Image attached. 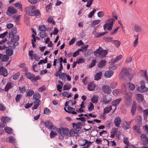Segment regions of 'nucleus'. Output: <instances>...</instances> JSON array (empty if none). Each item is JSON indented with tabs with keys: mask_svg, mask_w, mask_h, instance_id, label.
<instances>
[{
	"mask_svg": "<svg viewBox=\"0 0 148 148\" xmlns=\"http://www.w3.org/2000/svg\"><path fill=\"white\" fill-rule=\"evenodd\" d=\"M114 21V19L113 18H109L107 20V22L110 23H106L103 25V27L104 31L106 30L108 27L107 30H108L110 31L112 30Z\"/></svg>",
	"mask_w": 148,
	"mask_h": 148,
	"instance_id": "nucleus-1",
	"label": "nucleus"
},
{
	"mask_svg": "<svg viewBox=\"0 0 148 148\" xmlns=\"http://www.w3.org/2000/svg\"><path fill=\"white\" fill-rule=\"evenodd\" d=\"M140 86L138 88V91L140 92L143 93L148 91V88L145 86V83L144 80H141L140 82Z\"/></svg>",
	"mask_w": 148,
	"mask_h": 148,
	"instance_id": "nucleus-2",
	"label": "nucleus"
},
{
	"mask_svg": "<svg viewBox=\"0 0 148 148\" xmlns=\"http://www.w3.org/2000/svg\"><path fill=\"white\" fill-rule=\"evenodd\" d=\"M36 6L34 5L26 7L25 8L26 14L30 16L33 10L36 9Z\"/></svg>",
	"mask_w": 148,
	"mask_h": 148,
	"instance_id": "nucleus-3",
	"label": "nucleus"
},
{
	"mask_svg": "<svg viewBox=\"0 0 148 148\" xmlns=\"http://www.w3.org/2000/svg\"><path fill=\"white\" fill-rule=\"evenodd\" d=\"M17 12V10L12 6H10L8 8V10L6 12L7 15L10 16V14H15Z\"/></svg>",
	"mask_w": 148,
	"mask_h": 148,
	"instance_id": "nucleus-4",
	"label": "nucleus"
},
{
	"mask_svg": "<svg viewBox=\"0 0 148 148\" xmlns=\"http://www.w3.org/2000/svg\"><path fill=\"white\" fill-rule=\"evenodd\" d=\"M102 89L103 91L105 93L110 94L112 92V90L110 88V86L108 85H103L102 87Z\"/></svg>",
	"mask_w": 148,
	"mask_h": 148,
	"instance_id": "nucleus-5",
	"label": "nucleus"
},
{
	"mask_svg": "<svg viewBox=\"0 0 148 148\" xmlns=\"http://www.w3.org/2000/svg\"><path fill=\"white\" fill-rule=\"evenodd\" d=\"M136 99L138 102L141 103L142 102L143 104H144L145 101L144 100V96L143 95L140 93H138L136 95Z\"/></svg>",
	"mask_w": 148,
	"mask_h": 148,
	"instance_id": "nucleus-6",
	"label": "nucleus"
},
{
	"mask_svg": "<svg viewBox=\"0 0 148 148\" xmlns=\"http://www.w3.org/2000/svg\"><path fill=\"white\" fill-rule=\"evenodd\" d=\"M0 75H2L4 77H6L8 75V72L7 69L3 66H0Z\"/></svg>",
	"mask_w": 148,
	"mask_h": 148,
	"instance_id": "nucleus-7",
	"label": "nucleus"
},
{
	"mask_svg": "<svg viewBox=\"0 0 148 148\" xmlns=\"http://www.w3.org/2000/svg\"><path fill=\"white\" fill-rule=\"evenodd\" d=\"M45 126L48 129H52L53 126L52 122L49 120H47L44 123Z\"/></svg>",
	"mask_w": 148,
	"mask_h": 148,
	"instance_id": "nucleus-8",
	"label": "nucleus"
},
{
	"mask_svg": "<svg viewBox=\"0 0 148 148\" xmlns=\"http://www.w3.org/2000/svg\"><path fill=\"white\" fill-rule=\"evenodd\" d=\"M25 75L28 79L30 80L32 82H33L34 77H35V75L31 73L30 72L25 73Z\"/></svg>",
	"mask_w": 148,
	"mask_h": 148,
	"instance_id": "nucleus-9",
	"label": "nucleus"
},
{
	"mask_svg": "<svg viewBox=\"0 0 148 148\" xmlns=\"http://www.w3.org/2000/svg\"><path fill=\"white\" fill-rule=\"evenodd\" d=\"M122 71L123 72L124 75L128 77L130 81L132 79V77H131L129 70L127 69L123 68V69Z\"/></svg>",
	"mask_w": 148,
	"mask_h": 148,
	"instance_id": "nucleus-10",
	"label": "nucleus"
},
{
	"mask_svg": "<svg viewBox=\"0 0 148 148\" xmlns=\"http://www.w3.org/2000/svg\"><path fill=\"white\" fill-rule=\"evenodd\" d=\"M102 51L103 49L101 47H99V48L97 49L94 52V55L96 56H101Z\"/></svg>",
	"mask_w": 148,
	"mask_h": 148,
	"instance_id": "nucleus-11",
	"label": "nucleus"
},
{
	"mask_svg": "<svg viewBox=\"0 0 148 148\" xmlns=\"http://www.w3.org/2000/svg\"><path fill=\"white\" fill-rule=\"evenodd\" d=\"M121 122V119L119 117H117L114 119V123L115 126L116 127H120Z\"/></svg>",
	"mask_w": 148,
	"mask_h": 148,
	"instance_id": "nucleus-12",
	"label": "nucleus"
},
{
	"mask_svg": "<svg viewBox=\"0 0 148 148\" xmlns=\"http://www.w3.org/2000/svg\"><path fill=\"white\" fill-rule=\"evenodd\" d=\"M114 73V71L112 70H108L105 72L104 75L107 78H110L113 75Z\"/></svg>",
	"mask_w": 148,
	"mask_h": 148,
	"instance_id": "nucleus-13",
	"label": "nucleus"
},
{
	"mask_svg": "<svg viewBox=\"0 0 148 148\" xmlns=\"http://www.w3.org/2000/svg\"><path fill=\"white\" fill-rule=\"evenodd\" d=\"M40 14V12L38 9H34L32 12L31 13V16H39Z\"/></svg>",
	"mask_w": 148,
	"mask_h": 148,
	"instance_id": "nucleus-14",
	"label": "nucleus"
},
{
	"mask_svg": "<svg viewBox=\"0 0 148 148\" xmlns=\"http://www.w3.org/2000/svg\"><path fill=\"white\" fill-rule=\"evenodd\" d=\"M41 96L40 94L38 92H36L34 93L33 95V98L36 101H38L40 102V101L39 99L40 98Z\"/></svg>",
	"mask_w": 148,
	"mask_h": 148,
	"instance_id": "nucleus-15",
	"label": "nucleus"
},
{
	"mask_svg": "<svg viewBox=\"0 0 148 148\" xmlns=\"http://www.w3.org/2000/svg\"><path fill=\"white\" fill-rule=\"evenodd\" d=\"M67 112L69 113H71L72 114H75L77 113L75 111V109L74 108L68 106L67 107Z\"/></svg>",
	"mask_w": 148,
	"mask_h": 148,
	"instance_id": "nucleus-16",
	"label": "nucleus"
},
{
	"mask_svg": "<svg viewBox=\"0 0 148 148\" xmlns=\"http://www.w3.org/2000/svg\"><path fill=\"white\" fill-rule=\"evenodd\" d=\"M122 100V98H120L116 100L113 101L112 103V106H116L117 105L119 104V103Z\"/></svg>",
	"mask_w": 148,
	"mask_h": 148,
	"instance_id": "nucleus-17",
	"label": "nucleus"
},
{
	"mask_svg": "<svg viewBox=\"0 0 148 148\" xmlns=\"http://www.w3.org/2000/svg\"><path fill=\"white\" fill-rule=\"evenodd\" d=\"M122 126L123 129L126 130H127L130 128L129 124L127 121L123 122L122 124Z\"/></svg>",
	"mask_w": 148,
	"mask_h": 148,
	"instance_id": "nucleus-18",
	"label": "nucleus"
},
{
	"mask_svg": "<svg viewBox=\"0 0 148 148\" xmlns=\"http://www.w3.org/2000/svg\"><path fill=\"white\" fill-rule=\"evenodd\" d=\"M6 54L8 56H12L14 53L13 49L9 48H7L5 50Z\"/></svg>",
	"mask_w": 148,
	"mask_h": 148,
	"instance_id": "nucleus-19",
	"label": "nucleus"
},
{
	"mask_svg": "<svg viewBox=\"0 0 148 148\" xmlns=\"http://www.w3.org/2000/svg\"><path fill=\"white\" fill-rule=\"evenodd\" d=\"M95 85L94 83L91 82L88 86V89L90 91H92L94 90Z\"/></svg>",
	"mask_w": 148,
	"mask_h": 148,
	"instance_id": "nucleus-20",
	"label": "nucleus"
},
{
	"mask_svg": "<svg viewBox=\"0 0 148 148\" xmlns=\"http://www.w3.org/2000/svg\"><path fill=\"white\" fill-rule=\"evenodd\" d=\"M140 138L143 142H148V137H147L146 135L144 133L142 134Z\"/></svg>",
	"mask_w": 148,
	"mask_h": 148,
	"instance_id": "nucleus-21",
	"label": "nucleus"
},
{
	"mask_svg": "<svg viewBox=\"0 0 148 148\" xmlns=\"http://www.w3.org/2000/svg\"><path fill=\"white\" fill-rule=\"evenodd\" d=\"M88 46V45H84L82 46L78 50L79 51H82V52L86 51L87 49Z\"/></svg>",
	"mask_w": 148,
	"mask_h": 148,
	"instance_id": "nucleus-22",
	"label": "nucleus"
},
{
	"mask_svg": "<svg viewBox=\"0 0 148 148\" xmlns=\"http://www.w3.org/2000/svg\"><path fill=\"white\" fill-rule=\"evenodd\" d=\"M60 71H59L58 70L57 71H56L55 74V75L56 76H58L60 79L62 77H64L65 75V73H60Z\"/></svg>",
	"mask_w": 148,
	"mask_h": 148,
	"instance_id": "nucleus-23",
	"label": "nucleus"
},
{
	"mask_svg": "<svg viewBox=\"0 0 148 148\" xmlns=\"http://www.w3.org/2000/svg\"><path fill=\"white\" fill-rule=\"evenodd\" d=\"M62 134L63 135L67 136L69 135V130L68 128H62Z\"/></svg>",
	"mask_w": 148,
	"mask_h": 148,
	"instance_id": "nucleus-24",
	"label": "nucleus"
},
{
	"mask_svg": "<svg viewBox=\"0 0 148 148\" xmlns=\"http://www.w3.org/2000/svg\"><path fill=\"white\" fill-rule=\"evenodd\" d=\"M102 73L99 72L97 73L95 76L94 79L96 80H98L101 79V76L102 75Z\"/></svg>",
	"mask_w": 148,
	"mask_h": 148,
	"instance_id": "nucleus-25",
	"label": "nucleus"
},
{
	"mask_svg": "<svg viewBox=\"0 0 148 148\" xmlns=\"http://www.w3.org/2000/svg\"><path fill=\"white\" fill-rule=\"evenodd\" d=\"M4 130L9 134H11L13 133V130L11 128L8 127H6L4 129Z\"/></svg>",
	"mask_w": 148,
	"mask_h": 148,
	"instance_id": "nucleus-26",
	"label": "nucleus"
},
{
	"mask_svg": "<svg viewBox=\"0 0 148 148\" xmlns=\"http://www.w3.org/2000/svg\"><path fill=\"white\" fill-rule=\"evenodd\" d=\"M38 29L41 31V32H42V31L46 32V31L48 30L47 29V28L46 27V26L44 24L39 25Z\"/></svg>",
	"mask_w": 148,
	"mask_h": 148,
	"instance_id": "nucleus-27",
	"label": "nucleus"
},
{
	"mask_svg": "<svg viewBox=\"0 0 148 148\" xmlns=\"http://www.w3.org/2000/svg\"><path fill=\"white\" fill-rule=\"evenodd\" d=\"M34 106L32 108V110H33L36 109L40 105V102L35 101H34Z\"/></svg>",
	"mask_w": 148,
	"mask_h": 148,
	"instance_id": "nucleus-28",
	"label": "nucleus"
},
{
	"mask_svg": "<svg viewBox=\"0 0 148 148\" xmlns=\"http://www.w3.org/2000/svg\"><path fill=\"white\" fill-rule=\"evenodd\" d=\"M106 63L105 60H102L97 64V66L99 68H102L105 66Z\"/></svg>",
	"mask_w": 148,
	"mask_h": 148,
	"instance_id": "nucleus-29",
	"label": "nucleus"
},
{
	"mask_svg": "<svg viewBox=\"0 0 148 148\" xmlns=\"http://www.w3.org/2000/svg\"><path fill=\"white\" fill-rule=\"evenodd\" d=\"M99 97L97 95H94L91 98V101L93 103H95L97 102L98 101Z\"/></svg>",
	"mask_w": 148,
	"mask_h": 148,
	"instance_id": "nucleus-30",
	"label": "nucleus"
},
{
	"mask_svg": "<svg viewBox=\"0 0 148 148\" xmlns=\"http://www.w3.org/2000/svg\"><path fill=\"white\" fill-rule=\"evenodd\" d=\"M10 119L8 116H3L1 117V120H2L5 123H6L9 122Z\"/></svg>",
	"mask_w": 148,
	"mask_h": 148,
	"instance_id": "nucleus-31",
	"label": "nucleus"
},
{
	"mask_svg": "<svg viewBox=\"0 0 148 148\" xmlns=\"http://www.w3.org/2000/svg\"><path fill=\"white\" fill-rule=\"evenodd\" d=\"M112 108L111 106H109L108 107H106L103 109V114H104L106 113H108L110 112V110H112Z\"/></svg>",
	"mask_w": 148,
	"mask_h": 148,
	"instance_id": "nucleus-32",
	"label": "nucleus"
},
{
	"mask_svg": "<svg viewBox=\"0 0 148 148\" xmlns=\"http://www.w3.org/2000/svg\"><path fill=\"white\" fill-rule=\"evenodd\" d=\"M12 86L10 82H8L5 86L4 90L5 91H7L10 88H12Z\"/></svg>",
	"mask_w": 148,
	"mask_h": 148,
	"instance_id": "nucleus-33",
	"label": "nucleus"
},
{
	"mask_svg": "<svg viewBox=\"0 0 148 148\" xmlns=\"http://www.w3.org/2000/svg\"><path fill=\"white\" fill-rule=\"evenodd\" d=\"M28 91L27 94L25 95L26 97L31 96L34 93V91L32 90L29 89L28 90Z\"/></svg>",
	"mask_w": 148,
	"mask_h": 148,
	"instance_id": "nucleus-34",
	"label": "nucleus"
},
{
	"mask_svg": "<svg viewBox=\"0 0 148 148\" xmlns=\"http://www.w3.org/2000/svg\"><path fill=\"white\" fill-rule=\"evenodd\" d=\"M63 58L62 57H60L59 58V60L56 59L54 60L53 65L54 66H56V61H58L57 62L60 63H62L63 61Z\"/></svg>",
	"mask_w": 148,
	"mask_h": 148,
	"instance_id": "nucleus-35",
	"label": "nucleus"
},
{
	"mask_svg": "<svg viewBox=\"0 0 148 148\" xmlns=\"http://www.w3.org/2000/svg\"><path fill=\"white\" fill-rule=\"evenodd\" d=\"M9 59V56L6 55L2 56L1 58V61L2 62H6Z\"/></svg>",
	"mask_w": 148,
	"mask_h": 148,
	"instance_id": "nucleus-36",
	"label": "nucleus"
},
{
	"mask_svg": "<svg viewBox=\"0 0 148 148\" xmlns=\"http://www.w3.org/2000/svg\"><path fill=\"white\" fill-rule=\"evenodd\" d=\"M122 57L123 56L122 55H119V56L117 57L114 60H112V63L113 64L115 63V62L121 60L122 58Z\"/></svg>",
	"mask_w": 148,
	"mask_h": 148,
	"instance_id": "nucleus-37",
	"label": "nucleus"
},
{
	"mask_svg": "<svg viewBox=\"0 0 148 148\" xmlns=\"http://www.w3.org/2000/svg\"><path fill=\"white\" fill-rule=\"evenodd\" d=\"M134 130H135L137 133L140 134L141 133V131L140 128V126L135 125L134 127Z\"/></svg>",
	"mask_w": 148,
	"mask_h": 148,
	"instance_id": "nucleus-38",
	"label": "nucleus"
},
{
	"mask_svg": "<svg viewBox=\"0 0 148 148\" xmlns=\"http://www.w3.org/2000/svg\"><path fill=\"white\" fill-rule=\"evenodd\" d=\"M108 52V50H103V51L102 52V54H101V57L102 58H104L106 57V55L107 54Z\"/></svg>",
	"mask_w": 148,
	"mask_h": 148,
	"instance_id": "nucleus-39",
	"label": "nucleus"
},
{
	"mask_svg": "<svg viewBox=\"0 0 148 148\" xmlns=\"http://www.w3.org/2000/svg\"><path fill=\"white\" fill-rule=\"evenodd\" d=\"M101 22V20H94L92 21V25H91V27H93L96 25H97L99 23Z\"/></svg>",
	"mask_w": 148,
	"mask_h": 148,
	"instance_id": "nucleus-40",
	"label": "nucleus"
},
{
	"mask_svg": "<svg viewBox=\"0 0 148 148\" xmlns=\"http://www.w3.org/2000/svg\"><path fill=\"white\" fill-rule=\"evenodd\" d=\"M112 63V64L109 67V69L110 70H115L117 68V65H114V64Z\"/></svg>",
	"mask_w": 148,
	"mask_h": 148,
	"instance_id": "nucleus-41",
	"label": "nucleus"
},
{
	"mask_svg": "<svg viewBox=\"0 0 148 148\" xmlns=\"http://www.w3.org/2000/svg\"><path fill=\"white\" fill-rule=\"evenodd\" d=\"M17 31L16 27H13L11 30V35L14 36L15 34L17 33Z\"/></svg>",
	"mask_w": 148,
	"mask_h": 148,
	"instance_id": "nucleus-42",
	"label": "nucleus"
},
{
	"mask_svg": "<svg viewBox=\"0 0 148 148\" xmlns=\"http://www.w3.org/2000/svg\"><path fill=\"white\" fill-rule=\"evenodd\" d=\"M20 75V73L17 72L13 76V79L14 80H16L18 78Z\"/></svg>",
	"mask_w": 148,
	"mask_h": 148,
	"instance_id": "nucleus-43",
	"label": "nucleus"
},
{
	"mask_svg": "<svg viewBox=\"0 0 148 148\" xmlns=\"http://www.w3.org/2000/svg\"><path fill=\"white\" fill-rule=\"evenodd\" d=\"M113 43L115 44L116 46L117 47H119L121 44V42L117 40H114L112 41Z\"/></svg>",
	"mask_w": 148,
	"mask_h": 148,
	"instance_id": "nucleus-44",
	"label": "nucleus"
},
{
	"mask_svg": "<svg viewBox=\"0 0 148 148\" xmlns=\"http://www.w3.org/2000/svg\"><path fill=\"white\" fill-rule=\"evenodd\" d=\"M129 87L130 90H133L135 88V86L134 84L132 83L129 82Z\"/></svg>",
	"mask_w": 148,
	"mask_h": 148,
	"instance_id": "nucleus-45",
	"label": "nucleus"
},
{
	"mask_svg": "<svg viewBox=\"0 0 148 148\" xmlns=\"http://www.w3.org/2000/svg\"><path fill=\"white\" fill-rule=\"evenodd\" d=\"M120 27L118 26L117 27L114 29L113 30V31L111 32L110 34V36L113 35V34H115L118 30L119 29Z\"/></svg>",
	"mask_w": 148,
	"mask_h": 148,
	"instance_id": "nucleus-46",
	"label": "nucleus"
},
{
	"mask_svg": "<svg viewBox=\"0 0 148 148\" xmlns=\"http://www.w3.org/2000/svg\"><path fill=\"white\" fill-rule=\"evenodd\" d=\"M135 31L137 32H140L141 30V28L139 25H136L135 26Z\"/></svg>",
	"mask_w": 148,
	"mask_h": 148,
	"instance_id": "nucleus-47",
	"label": "nucleus"
},
{
	"mask_svg": "<svg viewBox=\"0 0 148 148\" xmlns=\"http://www.w3.org/2000/svg\"><path fill=\"white\" fill-rule=\"evenodd\" d=\"M9 138L8 142L10 143H14L15 141V138L12 136H11L8 138Z\"/></svg>",
	"mask_w": 148,
	"mask_h": 148,
	"instance_id": "nucleus-48",
	"label": "nucleus"
},
{
	"mask_svg": "<svg viewBox=\"0 0 148 148\" xmlns=\"http://www.w3.org/2000/svg\"><path fill=\"white\" fill-rule=\"evenodd\" d=\"M57 135V133L53 131H51L50 134V136L51 138H53L55 136Z\"/></svg>",
	"mask_w": 148,
	"mask_h": 148,
	"instance_id": "nucleus-49",
	"label": "nucleus"
},
{
	"mask_svg": "<svg viewBox=\"0 0 148 148\" xmlns=\"http://www.w3.org/2000/svg\"><path fill=\"white\" fill-rule=\"evenodd\" d=\"M103 39L106 42H110L113 41V38L112 37H104Z\"/></svg>",
	"mask_w": 148,
	"mask_h": 148,
	"instance_id": "nucleus-50",
	"label": "nucleus"
},
{
	"mask_svg": "<svg viewBox=\"0 0 148 148\" xmlns=\"http://www.w3.org/2000/svg\"><path fill=\"white\" fill-rule=\"evenodd\" d=\"M125 97L126 98V101H132L131 97L128 92H127L125 95Z\"/></svg>",
	"mask_w": 148,
	"mask_h": 148,
	"instance_id": "nucleus-51",
	"label": "nucleus"
},
{
	"mask_svg": "<svg viewBox=\"0 0 148 148\" xmlns=\"http://www.w3.org/2000/svg\"><path fill=\"white\" fill-rule=\"evenodd\" d=\"M51 112L50 110L47 108H45L44 114H45L48 115Z\"/></svg>",
	"mask_w": 148,
	"mask_h": 148,
	"instance_id": "nucleus-52",
	"label": "nucleus"
},
{
	"mask_svg": "<svg viewBox=\"0 0 148 148\" xmlns=\"http://www.w3.org/2000/svg\"><path fill=\"white\" fill-rule=\"evenodd\" d=\"M96 11V9H94L88 15V17L90 18H92Z\"/></svg>",
	"mask_w": 148,
	"mask_h": 148,
	"instance_id": "nucleus-53",
	"label": "nucleus"
},
{
	"mask_svg": "<svg viewBox=\"0 0 148 148\" xmlns=\"http://www.w3.org/2000/svg\"><path fill=\"white\" fill-rule=\"evenodd\" d=\"M19 90L20 91L21 93H23L26 91V89L25 88V86H23L22 87H18Z\"/></svg>",
	"mask_w": 148,
	"mask_h": 148,
	"instance_id": "nucleus-54",
	"label": "nucleus"
},
{
	"mask_svg": "<svg viewBox=\"0 0 148 148\" xmlns=\"http://www.w3.org/2000/svg\"><path fill=\"white\" fill-rule=\"evenodd\" d=\"M93 1V0H89L87 1V3L86 5V6L87 7H90Z\"/></svg>",
	"mask_w": 148,
	"mask_h": 148,
	"instance_id": "nucleus-55",
	"label": "nucleus"
},
{
	"mask_svg": "<svg viewBox=\"0 0 148 148\" xmlns=\"http://www.w3.org/2000/svg\"><path fill=\"white\" fill-rule=\"evenodd\" d=\"M137 107L132 106L131 109V112L132 115H134L135 113Z\"/></svg>",
	"mask_w": 148,
	"mask_h": 148,
	"instance_id": "nucleus-56",
	"label": "nucleus"
},
{
	"mask_svg": "<svg viewBox=\"0 0 148 148\" xmlns=\"http://www.w3.org/2000/svg\"><path fill=\"white\" fill-rule=\"evenodd\" d=\"M33 56L34 60L37 61H38L40 59V58L38 55H37L35 53L33 55Z\"/></svg>",
	"mask_w": 148,
	"mask_h": 148,
	"instance_id": "nucleus-57",
	"label": "nucleus"
},
{
	"mask_svg": "<svg viewBox=\"0 0 148 148\" xmlns=\"http://www.w3.org/2000/svg\"><path fill=\"white\" fill-rule=\"evenodd\" d=\"M70 85L69 84L65 85L63 87V90H68L70 88Z\"/></svg>",
	"mask_w": 148,
	"mask_h": 148,
	"instance_id": "nucleus-58",
	"label": "nucleus"
},
{
	"mask_svg": "<svg viewBox=\"0 0 148 148\" xmlns=\"http://www.w3.org/2000/svg\"><path fill=\"white\" fill-rule=\"evenodd\" d=\"M96 62V60H93L89 65V67L91 68L94 66L95 65Z\"/></svg>",
	"mask_w": 148,
	"mask_h": 148,
	"instance_id": "nucleus-59",
	"label": "nucleus"
},
{
	"mask_svg": "<svg viewBox=\"0 0 148 148\" xmlns=\"http://www.w3.org/2000/svg\"><path fill=\"white\" fill-rule=\"evenodd\" d=\"M82 123L81 122H78L76 123L75 128L76 129H79L80 130L82 127H81L80 125H81Z\"/></svg>",
	"mask_w": 148,
	"mask_h": 148,
	"instance_id": "nucleus-60",
	"label": "nucleus"
},
{
	"mask_svg": "<svg viewBox=\"0 0 148 148\" xmlns=\"http://www.w3.org/2000/svg\"><path fill=\"white\" fill-rule=\"evenodd\" d=\"M22 95L21 94L17 95L15 98L16 102H18L19 101L20 99L22 97Z\"/></svg>",
	"mask_w": 148,
	"mask_h": 148,
	"instance_id": "nucleus-61",
	"label": "nucleus"
},
{
	"mask_svg": "<svg viewBox=\"0 0 148 148\" xmlns=\"http://www.w3.org/2000/svg\"><path fill=\"white\" fill-rule=\"evenodd\" d=\"M45 32L42 31L40 32L39 33L40 36L42 38H44L45 37Z\"/></svg>",
	"mask_w": 148,
	"mask_h": 148,
	"instance_id": "nucleus-62",
	"label": "nucleus"
},
{
	"mask_svg": "<svg viewBox=\"0 0 148 148\" xmlns=\"http://www.w3.org/2000/svg\"><path fill=\"white\" fill-rule=\"evenodd\" d=\"M89 105L90 106H88V109L89 111H90L94 109V106L91 103H90Z\"/></svg>",
	"mask_w": 148,
	"mask_h": 148,
	"instance_id": "nucleus-63",
	"label": "nucleus"
},
{
	"mask_svg": "<svg viewBox=\"0 0 148 148\" xmlns=\"http://www.w3.org/2000/svg\"><path fill=\"white\" fill-rule=\"evenodd\" d=\"M112 17L114 18L116 20L118 19L117 14L115 10L114 11L112 14Z\"/></svg>",
	"mask_w": 148,
	"mask_h": 148,
	"instance_id": "nucleus-64",
	"label": "nucleus"
}]
</instances>
